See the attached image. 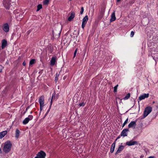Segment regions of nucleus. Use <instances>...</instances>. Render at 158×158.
<instances>
[{
  "label": "nucleus",
  "instance_id": "obj_21",
  "mask_svg": "<svg viewBox=\"0 0 158 158\" xmlns=\"http://www.w3.org/2000/svg\"><path fill=\"white\" fill-rule=\"evenodd\" d=\"M115 146V142H114L112 144L111 147L110 149V152L111 153L113 152Z\"/></svg>",
  "mask_w": 158,
  "mask_h": 158
},
{
  "label": "nucleus",
  "instance_id": "obj_40",
  "mask_svg": "<svg viewBox=\"0 0 158 158\" xmlns=\"http://www.w3.org/2000/svg\"><path fill=\"white\" fill-rule=\"evenodd\" d=\"M1 69H0V73L1 72H2V69L3 68V67L2 66H0Z\"/></svg>",
  "mask_w": 158,
  "mask_h": 158
},
{
  "label": "nucleus",
  "instance_id": "obj_32",
  "mask_svg": "<svg viewBox=\"0 0 158 158\" xmlns=\"http://www.w3.org/2000/svg\"><path fill=\"white\" fill-rule=\"evenodd\" d=\"M85 105V103L84 102L80 103L78 105L80 106L84 107Z\"/></svg>",
  "mask_w": 158,
  "mask_h": 158
},
{
  "label": "nucleus",
  "instance_id": "obj_47",
  "mask_svg": "<svg viewBox=\"0 0 158 158\" xmlns=\"http://www.w3.org/2000/svg\"><path fill=\"white\" fill-rule=\"evenodd\" d=\"M121 0H117V2H119Z\"/></svg>",
  "mask_w": 158,
  "mask_h": 158
},
{
  "label": "nucleus",
  "instance_id": "obj_24",
  "mask_svg": "<svg viewBox=\"0 0 158 158\" xmlns=\"http://www.w3.org/2000/svg\"><path fill=\"white\" fill-rule=\"evenodd\" d=\"M20 134V131L18 129H16L15 131V137L16 138H18Z\"/></svg>",
  "mask_w": 158,
  "mask_h": 158
},
{
  "label": "nucleus",
  "instance_id": "obj_8",
  "mask_svg": "<svg viewBox=\"0 0 158 158\" xmlns=\"http://www.w3.org/2000/svg\"><path fill=\"white\" fill-rule=\"evenodd\" d=\"M154 52V51L152 52H151L152 56L153 59L155 60L156 64V62L158 60V52Z\"/></svg>",
  "mask_w": 158,
  "mask_h": 158
},
{
  "label": "nucleus",
  "instance_id": "obj_1",
  "mask_svg": "<svg viewBox=\"0 0 158 158\" xmlns=\"http://www.w3.org/2000/svg\"><path fill=\"white\" fill-rule=\"evenodd\" d=\"M12 144L10 141H7L5 143L4 146L3 150L6 153L9 152L11 150Z\"/></svg>",
  "mask_w": 158,
  "mask_h": 158
},
{
  "label": "nucleus",
  "instance_id": "obj_49",
  "mask_svg": "<svg viewBox=\"0 0 158 158\" xmlns=\"http://www.w3.org/2000/svg\"><path fill=\"white\" fill-rule=\"evenodd\" d=\"M0 153H2V150L0 148Z\"/></svg>",
  "mask_w": 158,
  "mask_h": 158
},
{
  "label": "nucleus",
  "instance_id": "obj_41",
  "mask_svg": "<svg viewBox=\"0 0 158 158\" xmlns=\"http://www.w3.org/2000/svg\"><path fill=\"white\" fill-rule=\"evenodd\" d=\"M23 66H26V63H25V61L23 63Z\"/></svg>",
  "mask_w": 158,
  "mask_h": 158
},
{
  "label": "nucleus",
  "instance_id": "obj_20",
  "mask_svg": "<svg viewBox=\"0 0 158 158\" xmlns=\"http://www.w3.org/2000/svg\"><path fill=\"white\" fill-rule=\"evenodd\" d=\"M75 16V14L74 12H72L70 16L69 17L68 20L69 21H72Z\"/></svg>",
  "mask_w": 158,
  "mask_h": 158
},
{
  "label": "nucleus",
  "instance_id": "obj_18",
  "mask_svg": "<svg viewBox=\"0 0 158 158\" xmlns=\"http://www.w3.org/2000/svg\"><path fill=\"white\" fill-rule=\"evenodd\" d=\"M3 29L6 32H8L9 30V27L8 23H6L4 24Z\"/></svg>",
  "mask_w": 158,
  "mask_h": 158
},
{
  "label": "nucleus",
  "instance_id": "obj_27",
  "mask_svg": "<svg viewBox=\"0 0 158 158\" xmlns=\"http://www.w3.org/2000/svg\"><path fill=\"white\" fill-rule=\"evenodd\" d=\"M130 93H128L127 95L123 99L124 100H126L128 99L130 97Z\"/></svg>",
  "mask_w": 158,
  "mask_h": 158
},
{
  "label": "nucleus",
  "instance_id": "obj_46",
  "mask_svg": "<svg viewBox=\"0 0 158 158\" xmlns=\"http://www.w3.org/2000/svg\"><path fill=\"white\" fill-rule=\"evenodd\" d=\"M66 76H64V77H63V79L64 80L66 78Z\"/></svg>",
  "mask_w": 158,
  "mask_h": 158
},
{
  "label": "nucleus",
  "instance_id": "obj_48",
  "mask_svg": "<svg viewBox=\"0 0 158 158\" xmlns=\"http://www.w3.org/2000/svg\"><path fill=\"white\" fill-rule=\"evenodd\" d=\"M149 44L150 43L149 42L148 43V46H150Z\"/></svg>",
  "mask_w": 158,
  "mask_h": 158
},
{
  "label": "nucleus",
  "instance_id": "obj_6",
  "mask_svg": "<svg viewBox=\"0 0 158 158\" xmlns=\"http://www.w3.org/2000/svg\"><path fill=\"white\" fill-rule=\"evenodd\" d=\"M46 156V153L43 151H41L37 154V156L35 157L38 158H45Z\"/></svg>",
  "mask_w": 158,
  "mask_h": 158
},
{
  "label": "nucleus",
  "instance_id": "obj_9",
  "mask_svg": "<svg viewBox=\"0 0 158 158\" xmlns=\"http://www.w3.org/2000/svg\"><path fill=\"white\" fill-rule=\"evenodd\" d=\"M88 20V18L87 15H86L85 17L83 18L82 22V23L81 27L82 28L84 29V28L86 24L87 23V21Z\"/></svg>",
  "mask_w": 158,
  "mask_h": 158
},
{
  "label": "nucleus",
  "instance_id": "obj_43",
  "mask_svg": "<svg viewBox=\"0 0 158 158\" xmlns=\"http://www.w3.org/2000/svg\"><path fill=\"white\" fill-rule=\"evenodd\" d=\"M148 158H155V157L154 156H150L148 157Z\"/></svg>",
  "mask_w": 158,
  "mask_h": 158
},
{
  "label": "nucleus",
  "instance_id": "obj_45",
  "mask_svg": "<svg viewBox=\"0 0 158 158\" xmlns=\"http://www.w3.org/2000/svg\"><path fill=\"white\" fill-rule=\"evenodd\" d=\"M56 98H58V97L59 95L57 94H56Z\"/></svg>",
  "mask_w": 158,
  "mask_h": 158
},
{
  "label": "nucleus",
  "instance_id": "obj_44",
  "mask_svg": "<svg viewBox=\"0 0 158 158\" xmlns=\"http://www.w3.org/2000/svg\"><path fill=\"white\" fill-rule=\"evenodd\" d=\"M59 75L58 73H57L56 74V76L55 77H58V76H59Z\"/></svg>",
  "mask_w": 158,
  "mask_h": 158
},
{
  "label": "nucleus",
  "instance_id": "obj_11",
  "mask_svg": "<svg viewBox=\"0 0 158 158\" xmlns=\"http://www.w3.org/2000/svg\"><path fill=\"white\" fill-rule=\"evenodd\" d=\"M137 120H135V121H131L130 123L128 125V127L129 128H135L136 126V122Z\"/></svg>",
  "mask_w": 158,
  "mask_h": 158
},
{
  "label": "nucleus",
  "instance_id": "obj_26",
  "mask_svg": "<svg viewBox=\"0 0 158 158\" xmlns=\"http://www.w3.org/2000/svg\"><path fill=\"white\" fill-rule=\"evenodd\" d=\"M35 62V59L31 60L29 62V65H31L34 64Z\"/></svg>",
  "mask_w": 158,
  "mask_h": 158
},
{
  "label": "nucleus",
  "instance_id": "obj_31",
  "mask_svg": "<svg viewBox=\"0 0 158 158\" xmlns=\"http://www.w3.org/2000/svg\"><path fill=\"white\" fill-rule=\"evenodd\" d=\"M118 86V85H117L114 87V92H117V89Z\"/></svg>",
  "mask_w": 158,
  "mask_h": 158
},
{
  "label": "nucleus",
  "instance_id": "obj_34",
  "mask_svg": "<svg viewBox=\"0 0 158 158\" xmlns=\"http://www.w3.org/2000/svg\"><path fill=\"white\" fill-rule=\"evenodd\" d=\"M77 49L76 48V50H75L74 53V55H73V58L75 57L77 52Z\"/></svg>",
  "mask_w": 158,
  "mask_h": 158
},
{
  "label": "nucleus",
  "instance_id": "obj_52",
  "mask_svg": "<svg viewBox=\"0 0 158 158\" xmlns=\"http://www.w3.org/2000/svg\"><path fill=\"white\" fill-rule=\"evenodd\" d=\"M153 103H155V102H153Z\"/></svg>",
  "mask_w": 158,
  "mask_h": 158
},
{
  "label": "nucleus",
  "instance_id": "obj_29",
  "mask_svg": "<svg viewBox=\"0 0 158 158\" xmlns=\"http://www.w3.org/2000/svg\"><path fill=\"white\" fill-rule=\"evenodd\" d=\"M49 2V0H45L43 2V4L45 5H48Z\"/></svg>",
  "mask_w": 158,
  "mask_h": 158
},
{
  "label": "nucleus",
  "instance_id": "obj_28",
  "mask_svg": "<svg viewBox=\"0 0 158 158\" xmlns=\"http://www.w3.org/2000/svg\"><path fill=\"white\" fill-rule=\"evenodd\" d=\"M42 8V6L41 4H39L37 6V9L36 11H39L40 9Z\"/></svg>",
  "mask_w": 158,
  "mask_h": 158
},
{
  "label": "nucleus",
  "instance_id": "obj_42",
  "mask_svg": "<svg viewBox=\"0 0 158 158\" xmlns=\"http://www.w3.org/2000/svg\"><path fill=\"white\" fill-rule=\"evenodd\" d=\"M29 107H30V106H28L26 108V111H25L26 112V111L27 110H28L29 108Z\"/></svg>",
  "mask_w": 158,
  "mask_h": 158
},
{
  "label": "nucleus",
  "instance_id": "obj_37",
  "mask_svg": "<svg viewBox=\"0 0 158 158\" xmlns=\"http://www.w3.org/2000/svg\"><path fill=\"white\" fill-rule=\"evenodd\" d=\"M48 49L50 53H52L53 52V50H52L51 46H50L48 47Z\"/></svg>",
  "mask_w": 158,
  "mask_h": 158
},
{
  "label": "nucleus",
  "instance_id": "obj_22",
  "mask_svg": "<svg viewBox=\"0 0 158 158\" xmlns=\"http://www.w3.org/2000/svg\"><path fill=\"white\" fill-rule=\"evenodd\" d=\"M7 133L6 131H4L0 133V138H2Z\"/></svg>",
  "mask_w": 158,
  "mask_h": 158
},
{
  "label": "nucleus",
  "instance_id": "obj_16",
  "mask_svg": "<svg viewBox=\"0 0 158 158\" xmlns=\"http://www.w3.org/2000/svg\"><path fill=\"white\" fill-rule=\"evenodd\" d=\"M57 57L56 56L52 57L50 60V65L51 66L54 65L55 64Z\"/></svg>",
  "mask_w": 158,
  "mask_h": 158
},
{
  "label": "nucleus",
  "instance_id": "obj_4",
  "mask_svg": "<svg viewBox=\"0 0 158 158\" xmlns=\"http://www.w3.org/2000/svg\"><path fill=\"white\" fill-rule=\"evenodd\" d=\"M11 0H3V4L6 9L9 10L10 7Z\"/></svg>",
  "mask_w": 158,
  "mask_h": 158
},
{
  "label": "nucleus",
  "instance_id": "obj_50",
  "mask_svg": "<svg viewBox=\"0 0 158 158\" xmlns=\"http://www.w3.org/2000/svg\"><path fill=\"white\" fill-rule=\"evenodd\" d=\"M26 112V111H25V112H24L23 114H24Z\"/></svg>",
  "mask_w": 158,
  "mask_h": 158
},
{
  "label": "nucleus",
  "instance_id": "obj_51",
  "mask_svg": "<svg viewBox=\"0 0 158 158\" xmlns=\"http://www.w3.org/2000/svg\"><path fill=\"white\" fill-rule=\"evenodd\" d=\"M30 113H31V114H32V112L31 111Z\"/></svg>",
  "mask_w": 158,
  "mask_h": 158
},
{
  "label": "nucleus",
  "instance_id": "obj_53",
  "mask_svg": "<svg viewBox=\"0 0 158 158\" xmlns=\"http://www.w3.org/2000/svg\"><path fill=\"white\" fill-rule=\"evenodd\" d=\"M34 158H38L37 157H35Z\"/></svg>",
  "mask_w": 158,
  "mask_h": 158
},
{
  "label": "nucleus",
  "instance_id": "obj_3",
  "mask_svg": "<svg viewBox=\"0 0 158 158\" xmlns=\"http://www.w3.org/2000/svg\"><path fill=\"white\" fill-rule=\"evenodd\" d=\"M39 102L40 104V112L42 110L44 106V96H42L40 97L39 98Z\"/></svg>",
  "mask_w": 158,
  "mask_h": 158
},
{
  "label": "nucleus",
  "instance_id": "obj_23",
  "mask_svg": "<svg viewBox=\"0 0 158 158\" xmlns=\"http://www.w3.org/2000/svg\"><path fill=\"white\" fill-rule=\"evenodd\" d=\"M56 94L55 93V92H54V93H53L52 94V96L51 98V101L50 102V105H52V101L54 100L56 98Z\"/></svg>",
  "mask_w": 158,
  "mask_h": 158
},
{
  "label": "nucleus",
  "instance_id": "obj_12",
  "mask_svg": "<svg viewBox=\"0 0 158 158\" xmlns=\"http://www.w3.org/2000/svg\"><path fill=\"white\" fill-rule=\"evenodd\" d=\"M60 33L61 31L60 30H59L57 33L56 30H54L52 31V35L54 37L55 36L56 37H59L60 36Z\"/></svg>",
  "mask_w": 158,
  "mask_h": 158
},
{
  "label": "nucleus",
  "instance_id": "obj_35",
  "mask_svg": "<svg viewBox=\"0 0 158 158\" xmlns=\"http://www.w3.org/2000/svg\"><path fill=\"white\" fill-rule=\"evenodd\" d=\"M144 151L147 154V153H149V151L148 149V148H145L144 149Z\"/></svg>",
  "mask_w": 158,
  "mask_h": 158
},
{
  "label": "nucleus",
  "instance_id": "obj_30",
  "mask_svg": "<svg viewBox=\"0 0 158 158\" xmlns=\"http://www.w3.org/2000/svg\"><path fill=\"white\" fill-rule=\"evenodd\" d=\"M128 121V118H127L125 121L124 123H123V125L122 127H123L127 123Z\"/></svg>",
  "mask_w": 158,
  "mask_h": 158
},
{
  "label": "nucleus",
  "instance_id": "obj_39",
  "mask_svg": "<svg viewBox=\"0 0 158 158\" xmlns=\"http://www.w3.org/2000/svg\"><path fill=\"white\" fill-rule=\"evenodd\" d=\"M58 80V77H55V81L56 82Z\"/></svg>",
  "mask_w": 158,
  "mask_h": 158
},
{
  "label": "nucleus",
  "instance_id": "obj_33",
  "mask_svg": "<svg viewBox=\"0 0 158 158\" xmlns=\"http://www.w3.org/2000/svg\"><path fill=\"white\" fill-rule=\"evenodd\" d=\"M84 11V7H82L81 8V11L80 12V14L81 15L83 13Z\"/></svg>",
  "mask_w": 158,
  "mask_h": 158
},
{
  "label": "nucleus",
  "instance_id": "obj_14",
  "mask_svg": "<svg viewBox=\"0 0 158 158\" xmlns=\"http://www.w3.org/2000/svg\"><path fill=\"white\" fill-rule=\"evenodd\" d=\"M129 131V130L128 128L124 129L122 131L121 135H122L123 137H125L127 136V132Z\"/></svg>",
  "mask_w": 158,
  "mask_h": 158
},
{
  "label": "nucleus",
  "instance_id": "obj_5",
  "mask_svg": "<svg viewBox=\"0 0 158 158\" xmlns=\"http://www.w3.org/2000/svg\"><path fill=\"white\" fill-rule=\"evenodd\" d=\"M153 46H150L151 48H150L151 49V52L154 51V52H158V43L154 44V43H152Z\"/></svg>",
  "mask_w": 158,
  "mask_h": 158
},
{
  "label": "nucleus",
  "instance_id": "obj_38",
  "mask_svg": "<svg viewBox=\"0 0 158 158\" xmlns=\"http://www.w3.org/2000/svg\"><path fill=\"white\" fill-rule=\"evenodd\" d=\"M121 136H122V135H119L118 136V137H117V138L114 141V142H115V143H116V142L117 141V140L118 139H119L121 137Z\"/></svg>",
  "mask_w": 158,
  "mask_h": 158
},
{
  "label": "nucleus",
  "instance_id": "obj_2",
  "mask_svg": "<svg viewBox=\"0 0 158 158\" xmlns=\"http://www.w3.org/2000/svg\"><path fill=\"white\" fill-rule=\"evenodd\" d=\"M152 111V108L150 106H147L146 107L143 113V117L142 118H144L147 116L148 114Z\"/></svg>",
  "mask_w": 158,
  "mask_h": 158
},
{
  "label": "nucleus",
  "instance_id": "obj_19",
  "mask_svg": "<svg viewBox=\"0 0 158 158\" xmlns=\"http://www.w3.org/2000/svg\"><path fill=\"white\" fill-rule=\"evenodd\" d=\"M124 148V146L123 145L120 146L118 147V150H117L116 152L115 153V154L116 155L120 153L123 150Z\"/></svg>",
  "mask_w": 158,
  "mask_h": 158
},
{
  "label": "nucleus",
  "instance_id": "obj_36",
  "mask_svg": "<svg viewBox=\"0 0 158 158\" xmlns=\"http://www.w3.org/2000/svg\"><path fill=\"white\" fill-rule=\"evenodd\" d=\"M134 35V32L133 31H131V32L130 36L131 37H133Z\"/></svg>",
  "mask_w": 158,
  "mask_h": 158
},
{
  "label": "nucleus",
  "instance_id": "obj_13",
  "mask_svg": "<svg viewBox=\"0 0 158 158\" xmlns=\"http://www.w3.org/2000/svg\"><path fill=\"white\" fill-rule=\"evenodd\" d=\"M126 144L129 146H131L135 144H138V142L136 141H134L131 140L127 142L126 143Z\"/></svg>",
  "mask_w": 158,
  "mask_h": 158
},
{
  "label": "nucleus",
  "instance_id": "obj_15",
  "mask_svg": "<svg viewBox=\"0 0 158 158\" xmlns=\"http://www.w3.org/2000/svg\"><path fill=\"white\" fill-rule=\"evenodd\" d=\"M7 44L8 43L7 40L5 39L3 40L2 42V49H4L7 45Z\"/></svg>",
  "mask_w": 158,
  "mask_h": 158
},
{
  "label": "nucleus",
  "instance_id": "obj_17",
  "mask_svg": "<svg viewBox=\"0 0 158 158\" xmlns=\"http://www.w3.org/2000/svg\"><path fill=\"white\" fill-rule=\"evenodd\" d=\"M115 11H114L111 14V18L110 19V21L111 22H113L116 20V18L115 16Z\"/></svg>",
  "mask_w": 158,
  "mask_h": 158
},
{
  "label": "nucleus",
  "instance_id": "obj_25",
  "mask_svg": "<svg viewBox=\"0 0 158 158\" xmlns=\"http://www.w3.org/2000/svg\"><path fill=\"white\" fill-rule=\"evenodd\" d=\"M51 106H52V105H50L49 109H48V111H47V112L45 114L44 117L42 118V119H44L46 117V116L48 114V113H49V111L50 110V109H51Z\"/></svg>",
  "mask_w": 158,
  "mask_h": 158
},
{
  "label": "nucleus",
  "instance_id": "obj_7",
  "mask_svg": "<svg viewBox=\"0 0 158 158\" xmlns=\"http://www.w3.org/2000/svg\"><path fill=\"white\" fill-rule=\"evenodd\" d=\"M33 117L32 115H29L28 117L26 118L23 122V124H26L30 120H32Z\"/></svg>",
  "mask_w": 158,
  "mask_h": 158
},
{
  "label": "nucleus",
  "instance_id": "obj_10",
  "mask_svg": "<svg viewBox=\"0 0 158 158\" xmlns=\"http://www.w3.org/2000/svg\"><path fill=\"white\" fill-rule=\"evenodd\" d=\"M149 96V94H143L140 96L138 99V102H139V101L142 100L143 99H144L145 98H148V97Z\"/></svg>",
  "mask_w": 158,
  "mask_h": 158
}]
</instances>
